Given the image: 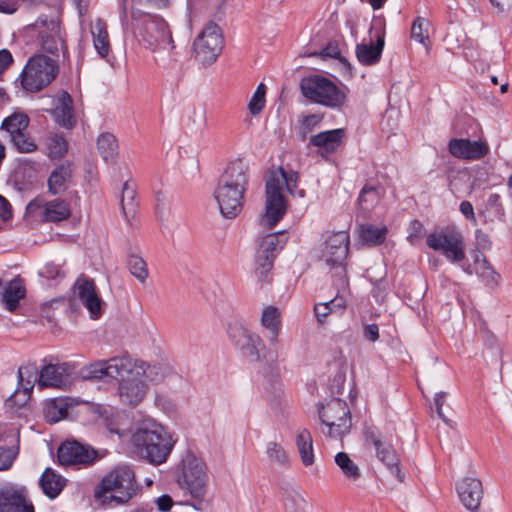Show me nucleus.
Returning <instances> with one entry per match:
<instances>
[{"mask_svg":"<svg viewBox=\"0 0 512 512\" xmlns=\"http://www.w3.org/2000/svg\"><path fill=\"white\" fill-rule=\"evenodd\" d=\"M260 324L267 331V339L271 346L278 344V336L282 327L281 313L275 306H267L262 310Z\"/></svg>","mask_w":512,"mask_h":512,"instance_id":"nucleus-25","label":"nucleus"},{"mask_svg":"<svg viewBox=\"0 0 512 512\" xmlns=\"http://www.w3.org/2000/svg\"><path fill=\"white\" fill-rule=\"evenodd\" d=\"M314 56H320V57H329L338 59L342 64H344L347 67H350L349 62L340 56V50L338 46L334 43H329L326 47H324L320 52L314 53Z\"/></svg>","mask_w":512,"mask_h":512,"instance_id":"nucleus-60","label":"nucleus"},{"mask_svg":"<svg viewBox=\"0 0 512 512\" xmlns=\"http://www.w3.org/2000/svg\"><path fill=\"white\" fill-rule=\"evenodd\" d=\"M26 290L20 279L10 281L0 292V301L5 309L13 312L17 309L21 299L25 297Z\"/></svg>","mask_w":512,"mask_h":512,"instance_id":"nucleus-28","label":"nucleus"},{"mask_svg":"<svg viewBox=\"0 0 512 512\" xmlns=\"http://www.w3.org/2000/svg\"><path fill=\"white\" fill-rule=\"evenodd\" d=\"M431 23L424 17H417L411 26V38L424 46L429 45V29Z\"/></svg>","mask_w":512,"mask_h":512,"instance_id":"nucleus-49","label":"nucleus"},{"mask_svg":"<svg viewBox=\"0 0 512 512\" xmlns=\"http://www.w3.org/2000/svg\"><path fill=\"white\" fill-rule=\"evenodd\" d=\"M446 398H447L446 392L436 393L435 397H434V403H435L436 412H437V415L439 416V418H441L446 424H449L450 420L444 415L443 410H442L443 405L446 401Z\"/></svg>","mask_w":512,"mask_h":512,"instance_id":"nucleus-63","label":"nucleus"},{"mask_svg":"<svg viewBox=\"0 0 512 512\" xmlns=\"http://www.w3.org/2000/svg\"><path fill=\"white\" fill-rule=\"evenodd\" d=\"M333 312V307L329 306V303H318L314 306V313L317 321L321 324L325 322L326 317Z\"/></svg>","mask_w":512,"mask_h":512,"instance_id":"nucleus-62","label":"nucleus"},{"mask_svg":"<svg viewBox=\"0 0 512 512\" xmlns=\"http://www.w3.org/2000/svg\"><path fill=\"white\" fill-rule=\"evenodd\" d=\"M130 273L141 283H144L149 275L146 262L138 255H130L127 261Z\"/></svg>","mask_w":512,"mask_h":512,"instance_id":"nucleus-52","label":"nucleus"},{"mask_svg":"<svg viewBox=\"0 0 512 512\" xmlns=\"http://www.w3.org/2000/svg\"><path fill=\"white\" fill-rule=\"evenodd\" d=\"M386 235L387 228L385 226L377 227L371 224H363L359 227V238L368 246H376L383 243Z\"/></svg>","mask_w":512,"mask_h":512,"instance_id":"nucleus-40","label":"nucleus"},{"mask_svg":"<svg viewBox=\"0 0 512 512\" xmlns=\"http://www.w3.org/2000/svg\"><path fill=\"white\" fill-rule=\"evenodd\" d=\"M249 332L250 330L240 322L230 323L227 328L228 337L235 347H237L240 342L244 340Z\"/></svg>","mask_w":512,"mask_h":512,"instance_id":"nucleus-56","label":"nucleus"},{"mask_svg":"<svg viewBox=\"0 0 512 512\" xmlns=\"http://www.w3.org/2000/svg\"><path fill=\"white\" fill-rule=\"evenodd\" d=\"M145 386H118L117 393L120 401L129 406L139 404L145 395Z\"/></svg>","mask_w":512,"mask_h":512,"instance_id":"nucleus-42","label":"nucleus"},{"mask_svg":"<svg viewBox=\"0 0 512 512\" xmlns=\"http://www.w3.org/2000/svg\"><path fill=\"white\" fill-rule=\"evenodd\" d=\"M346 136L344 128L322 131L309 138V145L321 149L323 152L332 154L342 146Z\"/></svg>","mask_w":512,"mask_h":512,"instance_id":"nucleus-24","label":"nucleus"},{"mask_svg":"<svg viewBox=\"0 0 512 512\" xmlns=\"http://www.w3.org/2000/svg\"><path fill=\"white\" fill-rule=\"evenodd\" d=\"M78 299L87 308L92 318L97 319L101 314V299L99 298L93 280L79 278L75 283Z\"/></svg>","mask_w":512,"mask_h":512,"instance_id":"nucleus-22","label":"nucleus"},{"mask_svg":"<svg viewBox=\"0 0 512 512\" xmlns=\"http://www.w3.org/2000/svg\"><path fill=\"white\" fill-rule=\"evenodd\" d=\"M318 415L321 422L320 432L331 439H341L350 432L352 418L345 401L332 398L327 404L318 403Z\"/></svg>","mask_w":512,"mask_h":512,"instance_id":"nucleus-7","label":"nucleus"},{"mask_svg":"<svg viewBox=\"0 0 512 512\" xmlns=\"http://www.w3.org/2000/svg\"><path fill=\"white\" fill-rule=\"evenodd\" d=\"M18 384H38L40 367L35 362H27L18 368Z\"/></svg>","mask_w":512,"mask_h":512,"instance_id":"nucleus-50","label":"nucleus"},{"mask_svg":"<svg viewBox=\"0 0 512 512\" xmlns=\"http://www.w3.org/2000/svg\"><path fill=\"white\" fill-rule=\"evenodd\" d=\"M19 433L13 428L0 429V471L11 468L19 454Z\"/></svg>","mask_w":512,"mask_h":512,"instance_id":"nucleus-18","label":"nucleus"},{"mask_svg":"<svg viewBox=\"0 0 512 512\" xmlns=\"http://www.w3.org/2000/svg\"><path fill=\"white\" fill-rule=\"evenodd\" d=\"M350 238L346 231L330 233L325 238L322 258L330 267L343 264L349 251Z\"/></svg>","mask_w":512,"mask_h":512,"instance_id":"nucleus-16","label":"nucleus"},{"mask_svg":"<svg viewBox=\"0 0 512 512\" xmlns=\"http://www.w3.org/2000/svg\"><path fill=\"white\" fill-rule=\"evenodd\" d=\"M14 58L8 49L0 50V76L13 64Z\"/></svg>","mask_w":512,"mask_h":512,"instance_id":"nucleus-64","label":"nucleus"},{"mask_svg":"<svg viewBox=\"0 0 512 512\" xmlns=\"http://www.w3.org/2000/svg\"><path fill=\"white\" fill-rule=\"evenodd\" d=\"M223 49V37L220 27L208 23L193 42L195 59L203 66L213 64Z\"/></svg>","mask_w":512,"mask_h":512,"instance_id":"nucleus-10","label":"nucleus"},{"mask_svg":"<svg viewBox=\"0 0 512 512\" xmlns=\"http://www.w3.org/2000/svg\"><path fill=\"white\" fill-rule=\"evenodd\" d=\"M43 211L44 222H60L68 219L71 215L68 203L62 199L47 201Z\"/></svg>","mask_w":512,"mask_h":512,"instance_id":"nucleus-34","label":"nucleus"},{"mask_svg":"<svg viewBox=\"0 0 512 512\" xmlns=\"http://www.w3.org/2000/svg\"><path fill=\"white\" fill-rule=\"evenodd\" d=\"M168 367L150 365L147 362L134 359L129 355L115 356L106 360H96L79 370L82 381H117L118 384H145L146 382L169 380Z\"/></svg>","mask_w":512,"mask_h":512,"instance_id":"nucleus-1","label":"nucleus"},{"mask_svg":"<svg viewBox=\"0 0 512 512\" xmlns=\"http://www.w3.org/2000/svg\"><path fill=\"white\" fill-rule=\"evenodd\" d=\"M324 118L323 114H302L299 116V135L302 140H305L307 136L317 129L322 123Z\"/></svg>","mask_w":512,"mask_h":512,"instance_id":"nucleus-45","label":"nucleus"},{"mask_svg":"<svg viewBox=\"0 0 512 512\" xmlns=\"http://www.w3.org/2000/svg\"><path fill=\"white\" fill-rule=\"evenodd\" d=\"M36 28L39 30V37L41 39V47L44 51L57 55L59 42V24L57 21L40 17L36 23Z\"/></svg>","mask_w":512,"mask_h":512,"instance_id":"nucleus-23","label":"nucleus"},{"mask_svg":"<svg viewBox=\"0 0 512 512\" xmlns=\"http://www.w3.org/2000/svg\"><path fill=\"white\" fill-rule=\"evenodd\" d=\"M153 53V59L160 68L171 71L179 66V57L173 40L172 43H167L165 47L158 48Z\"/></svg>","mask_w":512,"mask_h":512,"instance_id":"nucleus-32","label":"nucleus"},{"mask_svg":"<svg viewBox=\"0 0 512 512\" xmlns=\"http://www.w3.org/2000/svg\"><path fill=\"white\" fill-rule=\"evenodd\" d=\"M41 274L47 279L52 280L63 279L65 277V273L62 268L59 265L53 263L45 265Z\"/></svg>","mask_w":512,"mask_h":512,"instance_id":"nucleus-61","label":"nucleus"},{"mask_svg":"<svg viewBox=\"0 0 512 512\" xmlns=\"http://www.w3.org/2000/svg\"><path fill=\"white\" fill-rule=\"evenodd\" d=\"M279 246V238L277 234H267L265 235L259 245V249L257 252L268 254L270 256H276L275 252L277 247Z\"/></svg>","mask_w":512,"mask_h":512,"instance_id":"nucleus-57","label":"nucleus"},{"mask_svg":"<svg viewBox=\"0 0 512 512\" xmlns=\"http://www.w3.org/2000/svg\"><path fill=\"white\" fill-rule=\"evenodd\" d=\"M48 156L51 159H59L64 156L68 150V143L66 139L58 134H53L47 138Z\"/></svg>","mask_w":512,"mask_h":512,"instance_id":"nucleus-51","label":"nucleus"},{"mask_svg":"<svg viewBox=\"0 0 512 512\" xmlns=\"http://www.w3.org/2000/svg\"><path fill=\"white\" fill-rule=\"evenodd\" d=\"M14 148L19 153H32L37 150V144L27 130L10 138Z\"/></svg>","mask_w":512,"mask_h":512,"instance_id":"nucleus-53","label":"nucleus"},{"mask_svg":"<svg viewBox=\"0 0 512 512\" xmlns=\"http://www.w3.org/2000/svg\"><path fill=\"white\" fill-rule=\"evenodd\" d=\"M176 480L179 486L186 489L197 501V505L193 506L200 509L208 480L204 462L192 453H187L177 468Z\"/></svg>","mask_w":512,"mask_h":512,"instance_id":"nucleus-6","label":"nucleus"},{"mask_svg":"<svg viewBox=\"0 0 512 512\" xmlns=\"http://www.w3.org/2000/svg\"><path fill=\"white\" fill-rule=\"evenodd\" d=\"M88 400L73 397H56L46 403L44 407V416L48 423L53 424L65 419L69 414V409L79 404H88Z\"/></svg>","mask_w":512,"mask_h":512,"instance_id":"nucleus-21","label":"nucleus"},{"mask_svg":"<svg viewBox=\"0 0 512 512\" xmlns=\"http://www.w3.org/2000/svg\"><path fill=\"white\" fill-rule=\"evenodd\" d=\"M266 455L269 461L280 467H288L290 460L284 447L275 441H270L266 444Z\"/></svg>","mask_w":512,"mask_h":512,"instance_id":"nucleus-44","label":"nucleus"},{"mask_svg":"<svg viewBox=\"0 0 512 512\" xmlns=\"http://www.w3.org/2000/svg\"><path fill=\"white\" fill-rule=\"evenodd\" d=\"M384 48V34L379 33L376 43H360L356 46V57L363 65H374L379 62Z\"/></svg>","mask_w":512,"mask_h":512,"instance_id":"nucleus-26","label":"nucleus"},{"mask_svg":"<svg viewBox=\"0 0 512 512\" xmlns=\"http://www.w3.org/2000/svg\"><path fill=\"white\" fill-rule=\"evenodd\" d=\"M43 493L50 499L56 498L65 486V479L52 468H46L39 480Z\"/></svg>","mask_w":512,"mask_h":512,"instance_id":"nucleus-30","label":"nucleus"},{"mask_svg":"<svg viewBox=\"0 0 512 512\" xmlns=\"http://www.w3.org/2000/svg\"><path fill=\"white\" fill-rule=\"evenodd\" d=\"M456 488L462 504L468 510L476 511L483 498L482 482L474 477H465Z\"/></svg>","mask_w":512,"mask_h":512,"instance_id":"nucleus-20","label":"nucleus"},{"mask_svg":"<svg viewBox=\"0 0 512 512\" xmlns=\"http://www.w3.org/2000/svg\"><path fill=\"white\" fill-rule=\"evenodd\" d=\"M265 213L262 215L263 226L272 229L286 214L287 200L279 190L278 177H267L265 183Z\"/></svg>","mask_w":512,"mask_h":512,"instance_id":"nucleus-12","label":"nucleus"},{"mask_svg":"<svg viewBox=\"0 0 512 512\" xmlns=\"http://www.w3.org/2000/svg\"><path fill=\"white\" fill-rule=\"evenodd\" d=\"M97 149L106 163H113L118 156V142L111 133H102L97 139Z\"/></svg>","mask_w":512,"mask_h":512,"instance_id":"nucleus-38","label":"nucleus"},{"mask_svg":"<svg viewBox=\"0 0 512 512\" xmlns=\"http://www.w3.org/2000/svg\"><path fill=\"white\" fill-rule=\"evenodd\" d=\"M278 177L279 179V190L282 191V185L285 183L287 191L293 197H305V191L303 189H297L299 175L296 171H286L283 167H278L269 172L268 177Z\"/></svg>","mask_w":512,"mask_h":512,"instance_id":"nucleus-31","label":"nucleus"},{"mask_svg":"<svg viewBox=\"0 0 512 512\" xmlns=\"http://www.w3.org/2000/svg\"><path fill=\"white\" fill-rule=\"evenodd\" d=\"M57 458L63 466L87 467L96 460L97 451L76 440H67L59 446Z\"/></svg>","mask_w":512,"mask_h":512,"instance_id":"nucleus-14","label":"nucleus"},{"mask_svg":"<svg viewBox=\"0 0 512 512\" xmlns=\"http://www.w3.org/2000/svg\"><path fill=\"white\" fill-rule=\"evenodd\" d=\"M137 490L135 474L129 466H117L105 475L95 490L103 503L121 505L128 502Z\"/></svg>","mask_w":512,"mask_h":512,"instance_id":"nucleus-4","label":"nucleus"},{"mask_svg":"<svg viewBox=\"0 0 512 512\" xmlns=\"http://www.w3.org/2000/svg\"><path fill=\"white\" fill-rule=\"evenodd\" d=\"M335 463L341 469L346 478L356 481L360 478L361 472L356 463H354L349 455L345 452H339L335 456Z\"/></svg>","mask_w":512,"mask_h":512,"instance_id":"nucleus-43","label":"nucleus"},{"mask_svg":"<svg viewBox=\"0 0 512 512\" xmlns=\"http://www.w3.org/2000/svg\"><path fill=\"white\" fill-rule=\"evenodd\" d=\"M134 35L152 52L165 47L167 43H172L173 39L167 22L159 17H146Z\"/></svg>","mask_w":512,"mask_h":512,"instance_id":"nucleus-13","label":"nucleus"},{"mask_svg":"<svg viewBox=\"0 0 512 512\" xmlns=\"http://www.w3.org/2000/svg\"><path fill=\"white\" fill-rule=\"evenodd\" d=\"M484 213L489 221L505 220V210L499 194L493 193L488 197Z\"/></svg>","mask_w":512,"mask_h":512,"instance_id":"nucleus-48","label":"nucleus"},{"mask_svg":"<svg viewBox=\"0 0 512 512\" xmlns=\"http://www.w3.org/2000/svg\"><path fill=\"white\" fill-rule=\"evenodd\" d=\"M475 273L482 278L489 287L498 285L500 275L494 270L488 260L482 255L477 254L474 259Z\"/></svg>","mask_w":512,"mask_h":512,"instance_id":"nucleus-37","label":"nucleus"},{"mask_svg":"<svg viewBox=\"0 0 512 512\" xmlns=\"http://www.w3.org/2000/svg\"><path fill=\"white\" fill-rule=\"evenodd\" d=\"M30 119L28 115L21 111H15L11 115L4 118L1 129L6 131L9 138L25 132L29 126Z\"/></svg>","mask_w":512,"mask_h":512,"instance_id":"nucleus-35","label":"nucleus"},{"mask_svg":"<svg viewBox=\"0 0 512 512\" xmlns=\"http://www.w3.org/2000/svg\"><path fill=\"white\" fill-rule=\"evenodd\" d=\"M448 150L459 159L479 160L488 154L489 147L482 141L454 138L449 141Z\"/></svg>","mask_w":512,"mask_h":512,"instance_id":"nucleus-17","label":"nucleus"},{"mask_svg":"<svg viewBox=\"0 0 512 512\" xmlns=\"http://www.w3.org/2000/svg\"><path fill=\"white\" fill-rule=\"evenodd\" d=\"M52 114L56 122L67 129H71L75 125L73 115V100L69 93L62 92L59 96V105L52 110Z\"/></svg>","mask_w":512,"mask_h":512,"instance_id":"nucleus-29","label":"nucleus"},{"mask_svg":"<svg viewBox=\"0 0 512 512\" xmlns=\"http://www.w3.org/2000/svg\"><path fill=\"white\" fill-rule=\"evenodd\" d=\"M248 184V164L242 159L231 161L219 177L214 190V197L225 218H235L241 212Z\"/></svg>","mask_w":512,"mask_h":512,"instance_id":"nucleus-2","label":"nucleus"},{"mask_svg":"<svg viewBox=\"0 0 512 512\" xmlns=\"http://www.w3.org/2000/svg\"><path fill=\"white\" fill-rule=\"evenodd\" d=\"M91 33L96 51L100 57L105 58L110 51L109 36L105 22L97 19L92 25Z\"/></svg>","mask_w":512,"mask_h":512,"instance_id":"nucleus-36","label":"nucleus"},{"mask_svg":"<svg viewBox=\"0 0 512 512\" xmlns=\"http://www.w3.org/2000/svg\"><path fill=\"white\" fill-rule=\"evenodd\" d=\"M121 207L125 219L130 222L137 212L138 202L136 201V191L129 182L123 184L121 193Z\"/></svg>","mask_w":512,"mask_h":512,"instance_id":"nucleus-41","label":"nucleus"},{"mask_svg":"<svg viewBox=\"0 0 512 512\" xmlns=\"http://www.w3.org/2000/svg\"><path fill=\"white\" fill-rule=\"evenodd\" d=\"M275 257L257 252L256 254V276L261 283H268L271 280L270 271L273 267Z\"/></svg>","mask_w":512,"mask_h":512,"instance_id":"nucleus-47","label":"nucleus"},{"mask_svg":"<svg viewBox=\"0 0 512 512\" xmlns=\"http://www.w3.org/2000/svg\"><path fill=\"white\" fill-rule=\"evenodd\" d=\"M72 177V167L69 162L61 163L48 178V191L52 195H58L66 191Z\"/></svg>","mask_w":512,"mask_h":512,"instance_id":"nucleus-27","label":"nucleus"},{"mask_svg":"<svg viewBox=\"0 0 512 512\" xmlns=\"http://www.w3.org/2000/svg\"><path fill=\"white\" fill-rule=\"evenodd\" d=\"M379 200V190L374 186L365 185L360 191L358 203L362 210H370Z\"/></svg>","mask_w":512,"mask_h":512,"instance_id":"nucleus-54","label":"nucleus"},{"mask_svg":"<svg viewBox=\"0 0 512 512\" xmlns=\"http://www.w3.org/2000/svg\"><path fill=\"white\" fill-rule=\"evenodd\" d=\"M133 451L152 464H162L171 453L175 441L160 424L143 421L130 439Z\"/></svg>","mask_w":512,"mask_h":512,"instance_id":"nucleus-3","label":"nucleus"},{"mask_svg":"<svg viewBox=\"0 0 512 512\" xmlns=\"http://www.w3.org/2000/svg\"><path fill=\"white\" fill-rule=\"evenodd\" d=\"M0 512H35L26 487L13 483L1 485Z\"/></svg>","mask_w":512,"mask_h":512,"instance_id":"nucleus-15","label":"nucleus"},{"mask_svg":"<svg viewBox=\"0 0 512 512\" xmlns=\"http://www.w3.org/2000/svg\"><path fill=\"white\" fill-rule=\"evenodd\" d=\"M365 444L375 449L376 457L395 476L399 482H403L405 475L399 467L400 459L394 447L383 440L381 432L375 426H367L364 429Z\"/></svg>","mask_w":512,"mask_h":512,"instance_id":"nucleus-11","label":"nucleus"},{"mask_svg":"<svg viewBox=\"0 0 512 512\" xmlns=\"http://www.w3.org/2000/svg\"><path fill=\"white\" fill-rule=\"evenodd\" d=\"M34 386H17L13 394L5 400V406L11 412H18L25 408L32 396Z\"/></svg>","mask_w":512,"mask_h":512,"instance_id":"nucleus-39","label":"nucleus"},{"mask_svg":"<svg viewBox=\"0 0 512 512\" xmlns=\"http://www.w3.org/2000/svg\"><path fill=\"white\" fill-rule=\"evenodd\" d=\"M281 498L283 505L288 512H296L297 510L302 509L305 504L303 496L292 487L282 488Z\"/></svg>","mask_w":512,"mask_h":512,"instance_id":"nucleus-46","label":"nucleus"},{"mask_svg":"<svg viewBox=\"0 0 512 512\" xmlns=\"http://www.w3.org/2000/svg\"><path fill=\"white\" fill-rule=\"evenodd\" d=\"M427 246L441 252L451 263H459L466 257L462 233L455 227L435 230L427 235Z\"/></svg>","mask_w":512,"mask_h":512,"instance_id":"nucleus-9","label":"nucleus"},{"mask_svg":"<svg viewBox=\"0 0 512 512\" xmlns=\"http://www.w3.org/2000/svg\"><path fill=\"white\" fill-rule=\"evenodd\" d=\"M265 94L266 86L260 83L248 104V109L252 115H257L263 110L265 106Z\"/></svg>","mask_w":512,"mask_h":512,"instance_id":"nucleus-55","label":"nucleus"},{"mask_svg":"<svg viewBox=\"0 0 512 512\" xmlns=\"http://www.w3.org/2000/svg\"><path fill=\"white\" fill-rule=\"evenodd\" d=\"M47 201L43 198L37 197L31 200L26 206V214L43 221V210L46 208Z\"/></svg>","mask_w":512,"mask_h":512,"instance_id":"nucleus-59","label":"nucleus"},{"mask_svg":"<svg viewBox=\"0 0 512 512\" xmlns=\"http://www.w3.org/2000/svg\"><path fill=\"white\" fill-rule=\"evenodd\" d=\"M57 62L43 54H36L28 59L18 77L22 89L37 93L46 88L57 76Z\"/></svg>","mask_w":512,"mask_h":512,"instance_id":"nucleus-5","label":"nucleus"},{"mask_svg":"<svg viewBox=\"0 0 512 512\" xmlns=\"http://www.w3.org/2000/svg\"><path fill=\"white\" fill-rule=\"evenodd\" d=\"M296 446L304 466L308 467L314 463L313 439L308 429L299 430L296 436Z\"/></svg>","mask_w":512,"mask_h":512,"instance_id":"nucleus-33","label":"nucleus"},{"mask_svg":"<svg viewBox=\"0 0 512 512\" xmlns=\"http://www.w3.org/2000/svg\"><path fill=\"white\" fill-rule=\"evenodd\" d=\"M300 90L309 101L331 109H340L345 93L330 79L322 75H309L301 79Z\"/></svg>","mask_w":512,"mask_h":512,"instance_id":"nucleus-8","label":"nucleus"},{"mask_svg":"<svg viewBox=\"0 0 512 512\" xmlns=\"http://www.w3.org/2000/svg\"><path fill=\"white\" fill-rule=\"evenodd\" d=\"M263 344L261 337L256 334L250 340V344L243 348L241 351L242 355L248 358L250 361H258L260 359L259 347Z\"/></svg>","mask_w":512,"mask_h":512,"instance_id":"nucleus-58","label":"nucleus"},{"mask_svg":"<svg viewBox=\"0 0 512 512\" xmlns=\"http://www.w3.org/2000/svg\"><path fill=\"white\" fill-rule=\"evenodd\" d=\"M74 372V365L69 362H51L41 360L40 382L38 384H64Z\"/></svg>","mask_w":512,"mask_h":512,"instance_id":"nucleus-19","label":"nucleus"}]
</instances>
